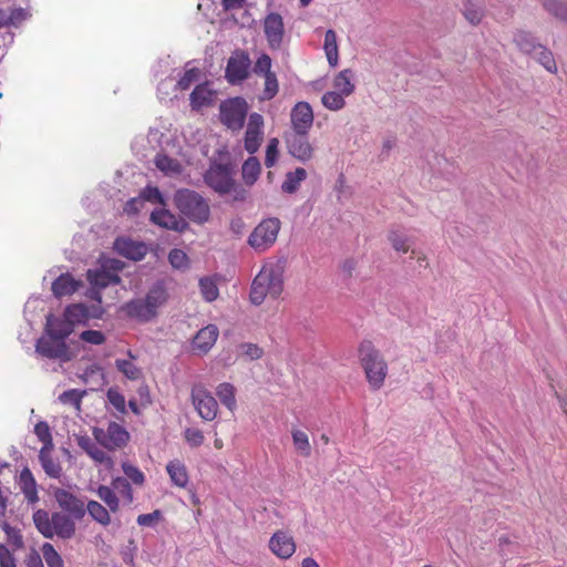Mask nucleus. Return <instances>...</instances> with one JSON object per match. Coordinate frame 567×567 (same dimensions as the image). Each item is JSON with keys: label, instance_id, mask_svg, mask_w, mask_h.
I'll use <instances>...</instances> for the list:
<instances>
[{"label": "nucleus", "instance_id": "nucleus-58", "mask_svg": "<svg viewBox=\"0 0 567 567\" xmlns=\"http://www.w3.org/2000/svg\"><path fill=\"white\" fill-rule=\"evenodd\" d=\"M80 339L86 343L100 346L106 340L104 333L99 330H85L80 333Z\"/></svg>", "mask_w": 567, "mask_h": 567}, {"label": "nucleus", "instance_id": "nucleus-36", "mask_svg": "<svg viewBox=\"0 0 567 567\" xmlns=\"http://www.w3.org/2000/svg\"><path fill=\"white\" fill-rule=\"evenodd\" d=\"M97 497L105 503L109 509L113 513L120 511V497L116 491L111 486L100 485L96 489Z\"/></svg>", "mask_w": 567, "mask_h": 567}, {"label": "nucleus", "instance_id": "nucleus-29", "mask_svg": "<svg viewBox=\"0 0 567 567\" xmlns=\"http://www.w3.org/2000/svg\"><path fill=\"white\" fill-rule=\"evenodd\" d=\"M155 166L165 175H178L183 171L181 162L166 154L159 153L154 158Z\"/></svg>", "mask_w": 567, "mask_h": 567}, {"label": "nucleus", "instance_id": "nucleus-52", "mask_svg": "<svg viewBox=\"0 0 567 567\" xmlns=\"http://www.w3.org/2000/svg\"><path fill=\"white\" fill-rule=\"evenodd\" d=\"M463 14L465 19L473 25L478 24L483 18V9L475 6L471 1L464 3Z\"/></svg>", "mask_w": 567, "mask_h": 567}, {"label": "nucleus", "instance_id": "nucleus-9", "mask_svg": "<svg viewBox=\"0 0 567 567\" xmlns=\"http://www.w3.org/2000/svg\"><path fill=\"white\" fill-rule=\"evenodd\" d=\"M92 433L95 441L109 451L123 449L130 441V433L116 422H110L106 429L94 427Z\"/></svg>", "mask_w": 567, "mask_h": 567}, {"label": "nucleus", "instance_id": "nucleus-33", "mask_svg": "<svg viewBox=\"0 0 567 567\" xmlns=\"http://www.w3.org/2000/svg\"><path fill=\"white\" fill-rule=\"evenodd\" d=\"M307 178V172L302 167L296 168L293 172H288L286 178L281 185V189L285 193L293 194L298 190L301 182Z\"/></svg>", "mask_w": 567, "mask_h": 567}, {"label": "nucleus", "instance_id": "nucleus-2", "mask_svg": "<svg viewBox=\"0 0 567 567\" xmlns=\"http://www.w3.org/2000/svg\"><path fill=\"white\" fill-rule=\"evenodd\" d=\"M358 359L371 390H380L388 377V362L371 340H362L358 346Z\"/></svg>", "mask_w": 567, "mask_h": 567}, {"label": "nucleus", "instance_id": "nucleus-47", "mask_svg": "<svg viewBox=\"0 0 567 567\" xmlns=\"http://www.w3.org/2000/svg\"><path fill=\"white\" fill-rule=\"evenodd\" d=\"M122 470L126 476L125 478H127L128 482L131 481L134 485H137V486L144 485L145 475L137 466H135L128 462H123Z\"/></svg>", "mask_w": 567, "mask_h": 567}, {"label": "nucleus", "instance_id": "nucleus-44", "mask_svg": "<svg viewBox=\"0 0 567 567\" xmlns=\"http://www.w3.org/2000/svg\"><path fill=\"white\" fill-rule=\"evenodd\" d=\"M42 467L44 472L51 477H59L62 468L58 462H55L47 450L42 449L39 454Z\"/></svg>", "mask_w": 567, "mask_h": 567}, {"label": "nucleus", "instance_id": "nucleus-41", "mask_svg": "<svg viewBox=\"0 0 567 567\" xmlns=\"http://www.w3.org/2000/svg\"><path fill=\"white\" fill-rule=\"evenodd\" d=\"M199 289L202 297L208 302L215 301L219 296L217 282L213 277L200 278Z\"/></svg>", "mask_w": 567, "mask_h": 567}, {"label": "nucleus", "instance_id": "nucleus-56", "mask_svg": "<svg viewBox=\"0 0 567 567\" xmlns=\"http://www.w3.org/2000/svg\"><path fill=\"white\" fill-rule=\"evenodd\" d=\"M279 140L274 137V138H270L269 142H268V145H267V148H266V156H265V165L266 167H272L277 159H278V155H279Z\"/></svg>", "mask_w": 567, "mask_h": 567}, {"label": "nucleus", "instance_id": "nucleus-31", "mask_svg": "<svg viewBox=\"0 0 567 567\" xmlns=\"http://www.w3.org/2000/svg\"><path fill=\"white\" fill-rule=\"evenodd\" d=\"M64 317L73 327L75 324L86 323L90 319L89 308L83 303H72L65 308Z\"/></svg>", "mask_w": 567, "mask_h": 567}, {"label": "nucleus", "instance_id": "nucleus-5", "mask_svg": "<svg viewBox=\"0 0 567 567\" xmlns=\"http://www.w3.org/2000/svg\"><path fill=\"white\" fill-rule=\"evenodd\" d=\"M33 523L45 538L56 535L62 539H70L75 534L74 520L63 513L56 512L50 516L47 511L38 509L33 514Z\"/></svg>", "mask_w": 567, "mask_h": 567}, {"label": "nucleus", "instance_id": "nucleus-1", "mask_svg": "<svg viewBox=\"0 0 567 567\" xmlns=\"http://www.w3.org/2000/svg\"><path fill=\"white\" fill-rule=\"evenodd\" d=\"M272 60L267 53H261L254 63L252 72L264 78V89L259 101H270L279 92L277 74L271 70ZM251 73V60L249 53L243 49L231 52L225 68V79L230 85H239L249 79Z\"/></svg>", "mask_w": 567, "mask_h": 567}, {"label": "nucleus", "instance_id": "nucleus-3", "mask_svg": "<svg viewBox=\"0 0 567 567\" xmlns=\"http://www.w3.org/2000/svg\"><path fill=\"white\" fill-rule=\"evenodd\" d=\"M284 290L282 275L274 265H265L255 277L250 289L251 303L261 305L267 296L277 299Z\"/></svg>", "mask_w": 567, "mask_h": 567}, {"label": "nucleus", "instance_id": "nucleus-11", "mask_svg": "<svg viewBox=\"0 0 567 567\" xmlns=\"http://www.w3.org/2000/svg\"><path fill=\"white\" fill-rule=\"evenodd\" d=\"M308 134L309 132H290L285 135L288 153L302 163L311 161L315 156V147Z\"/></svg>", "mask_w": 567, "mask_h": 567}, {"label": "nucleus", "instance_id": "nucleus-51", "mask_svg": "<svg viewBox=\"0 0 567 567\" xmlns=\"http://www.w3.org/2000/svg\"><path fill=\"white\" fill-rule=\"evenodd\" d=\"M200 76V70L198 68H190L185 70L184 74L177 82V87L182 91L188 90L192 84L197 82Z\"/></svg>", "mask_w": 567, "mask_h": 567}, {"label": "nucleus", "instance_id": "nucleus-27", "mask_svg": "<svg viewBox=\"0 0 567 567\" xmlns=\"http://www.w3.org/2000/svg\"><path fill=\"white\" fill-rule=\"evenodd\" d=\"M148 306L158 315V309L164 306L168 300V292L163 284L154 285L144 297Z\"/></svg>", "mask_w": 567, "mask_h": 567}, {"label": "nucleus", "instance_id": "nucleus-35", "mask_svg": "<svg viewBox=\"0 0 567 567\" xmlns=\"http://www.w3.org/2000/svg\"><path fill=\"white\" fill-rule=\"evenodd\" d=\"M216 395L219 398L223 405L229 411H234L237 406L236 402V389L228 382L220 383L216 388Z\"/></svg>", "mask_w": 567, "mask_h": 567}, {"label": "nucleus", "instance_id": "nucleus-64", "mask_svg": "<svg viewBox=\"0 0 567 567\" xmlns=\"http://www.w3.org/2000/svg\"><path fill=\"white\" fill-rule=\"evenodd\" d=\"M241 348L244 350L245 355L251 360H257L262 355V349L259 348L257 344L244 343L241 344Z\"/></svg>", "mask_w": 567, "mask_h": 567}, {"label": "nucleus", "instance_id": "nucleus-43", "mask_svg": "<svg viewBox=\"0 0 567 567\" xmlns=\"http://www.w3.org/2000/svg\"><path fill=\"white\" fill-rule=\"evenodd\" d=\"M535 58H537L538 62L549 72L556 73L557 65L556 61L553 56V53L546 49L545 47L538 44L536 51H533Z\"/></svg>", "mask_w": 567, "mask_h": 567}, {"label": "nucleus", "instance_id": "nucleus-61", "mask_svg": "<svg viewBox=\"0 0 567 567\" xmlns=\"http://www.w3.org/2000/svg\"><path fill=\"white\" fill-rule=\"evenodd\" d=\"M0 567H17L13 553L4 544H0Z\"/></svg>", "mask_w": 567, "mask_h": 567}, {"label": "nucleus", "instance_id": "nucleus-57", "mask_svg": "<svg viewBox=\"0 0 567 567\" xmlns=\"http://www.w3.org/2000/svg\"><path fill=\"white\" fill-rule=\"evenodd\" d=\"M168 260L176 269H186L188 267V256L181 249H172L168 255Z\"/></svg>", "mask_w": 567, "mask_h": 567}, {"label": "nucleus", "instance_id": "nucleus-30", "mask_svg": "<svg viewBox=\"0 0 567 567\" xmlns=\"http://www.w3.org/2000/svg\"><path fill=\"white\" fill-rule=\"evenodd\" d=\"M20 486L21 491L24 494L25 498L30 503L37 502L38 491L35 480L29 468H23L20 473Z\"/></svg>", "mask_w": 567, "mask_h": 567}, {"label": "nucleus", "instance_id": "nucleus-22", "mask_svg": "<svg viewBox=\"0 0 567 567\" xmlns=\"http://www.w3.org/2000/svg\"><path fill=\"white\" fill-rule=\"evenodd\" d=\"M151 220L162 228L183 233L187 229L188 224L185 219L177 217L167 209L154 210L151 214Z\"/></svg>", "mask_w": 567, "mask_h": 567}, {"label": "nucleus", "instance_id": "nucleus-14", "mask_svg": "<svg viewBox=\"0 0 567 567\" xmlns=\"http://www.w3.org/2000/svg\"><path fill=\"white\" fill-rule=\"evenodd\" d=\"M262 27L268 47L271 50L280 49L285 37L282 17L277 12H270L265 17Z\"/></svg>", "mask_w": 567, "mask_h": 567}, {"label": "nucleus", "instance_id": "nucleus-13", "mask_svg": "<svg viewBox=\"0 0 567 567\" xmlns=\"http://www.w3.org/2000/svg\"><path fill=\"white\" fill-rule=\"evenodd\" d=\"M264 126L265 121L261 114L254 112L248 116L244 147L249 154H255L259 150L265 136Z\"/></svg>", "mask_w": 567, "mask_h": 567}, {"label": "nucleus", "instance_id": "nucleus-18", "mask_svg": "<svg viewBox=\"0 0 567 567\" xmlns=\"http://www.w3.org/2000/svg\"><path fill=\"white\" fill-rule=\"evenodd\" d=\"M268 546L270 551L280 559H289L297 549L293 537L282 529L271 535Z\"/></svg>", "mask_w": 567, "mask_h": 567}, {"label": "nucleus", "instance_id": "nucleus-8", "mask_svg": "<svg viewBox=\"0 0 567 567\" xmlns=\"http://www.w3.org/2000/svg\"><path fill=\"white\" fill-rule=\"evenodd\" d=\"M280 230L278 218H267L258 224L248 238L249 245L257 251H265L277 240Z\"/></svg>", "mask_w": 567, "mask_h": 567}, {"label": "nucleus", "instance_id": "nucleus-28", "mask_svg": "<svg viewBox=\"0 0 567 567\" xmlns=\"http://www.w3.org/2000/svg\"><path fill=\"white\" fill-rule=\"evenodd\" d=\"M353 78V71L350 69H344L334 76L333 87L337 92H340L346 96H350L355 90Z\"/></svg>", "mask_w": 567, "mask_h": 567}, {"label": "nucleus", "instance_id": "nucleus-32", "mask_svg": "<svg viewBox=\"0 0 567 567\" xmlns=\"http://www.w3.org/2000/svg\"><path fill=\"white\" fill-rule=\"evenodd\" d=\"M86 511L92 519L102 526H109L111 524V511L103 506L101 503L96 501H89L85 505V512Z\"/></svg>", "mask_w": 567, "mask_h": 567}, {"label": "nucleus", "instance_id": "nucleus-21", "mask_svg": "<svg viewBox=\"0 0 567 567\" xmlns=\"http://www.w3.org/2000/svg\"><path fill=\"white\" fill-rule=\"evenodd\" d=\"M219 331L215 324L202 328L193 338V350L199 354L207 353L216 343Z\"/></svg>", "mask_w": 567, "mask_h": 567}, {"label": "nucleus", "instance_id": "nucleus-10", "mask_svg": "<svg viewBox=\"0 0 567 567\" xmlns=\"http://www.w3.org/2000/svg\"><path fill=\"white\" fill-rule=\"evenodd\" d=\"M190 399L196 412L203 420L213 421L216 419L218 403L204 384L197 383L192 386Z\"/></svg>", "mask_w": 567, "mask_h": 567}, {"label": "nucleus", "instance_id": "nucleus-15", "mask_svg": "<svg viewBox=\"0 0 567 567\" xmlns=\"http://www.w3.org/2000/svg\"><path fill=\"white\" fill-rule=\"evenodd\" d=\"M53 495L59 507L69 513L74 519L81 520L84 517L85 504L73 493L64 488H56Z\"/></svg>", "mask_w": 567, "mask_h": 567}, {"label": "nucleus", "instance_id": "nucleus-37", "mask_svg": "<svg viewBox=\"0 0 567 567\" xmlns=\"http://www.w3.org/2000/svg\"><path fill=\"white\" fill-rule=\"evenodd\" d=\"M291 437L296 452L302 457H309L311 455V444L308 434L305 431L293 429Z\"/></svg>", "mask_w": 567, "mask_h": 567}, {"label": "nucleus", "instance_id": "nucleus-62", "mask_svg": "<svg viewBox=\"0 0 567 567\" xmlns=\"http://www.w3.org/2000/svg\"><path fill=\"white\" fill-rule=\"evenodd\" d=\"M141 199L143 202L147 200V202H152V203H162L163 202V197H162L159 189L154 186L145 187L141 194Z\"/></svg>", "mask_w": 567, "mask_h": 567}, {"label": "nucleus", "instance_id": "nucleus-46", "mask_svg": "<svg viewBox=\"0 0 567 567\" xmlns=\"http://www.w3.org/2000/svg\"><path fill=\"white\" fill-rule=\"evenodd\" d=\"M43 558L48 567H63V559L52 544L44 543L41 547Z\"/></svg>", "mask_w": 567, "mask_h": 567}, {"label": "nucleus", "instance_id": "nucleus-50", "mask_svg": "<svg viewBox=\"0 0 567 567\" xmlns=\"http://www.w3.org/2000/svg\"><path fill=\"white\" fill-rule=\"evenodd\" d=\"M115 365L130 380H137L141 377V370L130 360L117 359Z\"/></svg>", "mask_w": 567, "mask_h": 567}, {"label": "nucleus", "instance_id": "nucleus-7", "mask_svg": "<svg viewBox=\"0 0 567 567\" xmlns=\"http://www.w3.org/2000/svg\"><path fill=\"white\" fill-rule=\"evenodd\" d=\"M248 109L246 100L239 96L223 101L219 105L220 122L227 128L238 132L244 127Z\"/></svg>", "mask_w": 567, "mask_h": 567}, {"label": "nucleus", "instance_id": "nucleus-39", "mask_svg": "<svg viewBox=\"0 0 567 567\" xmlns=\"http://www.w3.org/2000/svg\"><path fill=\"white\" fill-rule=\"evenodd\" d=\"M111 485L116 491L117 496L123 498L125 504L131 505L134 502V492L127 478L121 476L114 477Z\"/></svg>", "mask_w": 567, "mask_h": 567}, {"label": "nucleus", "instance_id": "nucleus-48", "mask_svg": "<svg viewBox=\"0 0 567 567\" xmlns=\"http://www.w3.org/2000/svg\"><path fill=\"white\" fill-rule=\"evenodd\" d=\"M544 8L557 19L567 21V3L558 0H542Z\"/></svg>", "mask_w": 567, "mask_h": 567}, {"label": "nucleus", "instance_id": "nucleus-40", "mask_svg": "<svg viewBox=\"0 0 567 567\" xmlns=\"http://www.w3.org/2000/svg\"><path fill=\"white\" fill-rule=\"evenodd\" d=\"M347 96L337 91H328L321 96L322 105L330 111H340L346 106Z\"/></svg>", "mask_w": 567, "mask_h": 567}, {"label": "nucleus", "instance_id": "nucleus-60", "mask_svg": "<svg viewBox=\"0 0 567 567\" xmlns=\"http://www.w3.org/2000/svg\"><path fill=\"white\" fill-rule=\"evenodd\" d=\"M162 518V512L159 509H155L152 513L141 514L137 516V524L143 527H150L155 525Z\"/></svg>", "mask_w": 567, "mask_h": 567}, {"label": "nucleus", "instance_id": "nucleus-4", "mask_svg": "<svg viewBox=\"0 0 567 567\" xmlns=\"http://www.w3.org/2000/svg\"><path fill=\"white\" fill-rule=\"evenodd\" d=\"M231 164L213 163L204 175L205 183L219 194H233L235 200L246 198V189L236 184Z\"/></svg>", "mask_w": 567, "mask_h": 567}, {"label": "nucleus", "instance_id": "nucleus-6", "mask_svg": "<svg viewBox=\"0 0 567 567\" xmlns=\"http://www.w3.org/2000/svg\"><path fill=\"white\" fill-rule=\"evenodd\" d=\"M174 203L181 214L194 223L204 224L209 219V204L202 195L195 190H177L174 196Z\"/></svg>", "mask_w": 567, "mask_h": 567}, {"label": "nucleus", "instance_id": "nucleus-34", "mask_svg": "<svg viewBox=\"0 0 567 567\" xmlns=\"http://www.w3.org/2000/svg\"><path fill=\"white\" fill-rule=\"evenodd\" d=\"M324 53L328 60V63L334 68L338 65L339 61V50L337 43V34L333 30H328L324 34V44H323Z\"/></svg>", "mask_w": 567, "mask_h": 567}, {"label": "nucleus", "instance_id": "nucleus-38", "mask_svg": "<svg viewBox=\"0 0 567 567\" xmlns=\"http://www.w3.org/2000/svg\"><path fill=\"white\" fill-rule=\"evenodd\" d=\"M261 165L257 157L251 156L248 159H246L241 168V174L245 183L249 186L255 184V182L259 177Z\"/></svg>", "mask_w": 567, "mask_h": 567}, {"label": "nucleus", "instance_id": "nucleus-45", "mask_svg": "<svg viewBox=\"0 0 567 567\" xmlns=\"http://www.w3.org/2000/svg\"><path fill=\"white\" fill-rule=\"evenodd\" d=\"M388 240L398 252L406 254L410 250L409 238L396 229L389 231Z\"/></svg>", "mask_w": 567, "mask_h": 567}, {"label": "nucleus", "instance_id": "nucleus-55", "mask_svg": "<svg viewBox=\"0 0 567 567\" xmlns=\"http://www.w3.org/2000/svg\"><path fill=\"white\" fill-rule=\"evenodd\" d=\"M34 433L38 436V439L44 444L43 449H52V435L50 427L47 422H39L34 426Z\"/></svg>", "mask_w": 567, "mask_h": 567}, {"label": "nucleus", "instance_id": "nucleus-26", "mask_svg": "<svg viewBox=\"0 0 567 567\" xmlns=\"http://www.w3.org/2000/svg\"><path fill=\"white\" fill-rule=\"evenodd\" d=\"M213 97L214 92L208 87L207 83L198 84L190 93V106L193 110H199L212 104Z\"/></svg>", "mask_w": 567, "mask_h": 567}, {"label": "nucleus", "instance_id": "nucleus-19", "mask_svg": "<svg viewBox=\"0 0 567 567\" xmlns=\"http://www.w3.org/2000/svg\"><path fill=\"white\" fill-rule=\"evenodd\" d=\"M114 248L121 256L135 261L142 260L147 254V246L144 243L126 237L117 238Z\"/></svg>", "mask_w": 567, "mask_h": 567}, {"label": "nucleus", "instance_id": "nucleus-25", "mask_svg": "<svg viewBox=\"0 0 567 567\" xmlns=\"http://www.w3.org/2000/svg\"><path fill=\"white\" fill-rule=\"evenodd\" d=\"M166 471L169 475L172 483L175 486L179 488H184L187 486L189 481L188 472L185 464L182 461L173 460L168 462V464L166 465Z\"/></svg>", "mask_w": 567, "mask_h": 567}, {"label": "nucleus", "instance_id": "nucleus-49", "mask_svg": "<svg viewBox=\"0 0 567 567\" xmlns=\"http://www.w3.org/2000/svg\"><path fill=\"white\" fill-rule=\"evenodd\" d=\"M3 530L7 535V542L13 550L22 549L24 546L23 537L18 528L10 526L9 524L3 525Z\"/></svg>", "mask_w": 567, "mask_h": 567}, {"label": "nucleus", "instance_id": "nucleus-20", "mask_svg": "<svg viewBox=\"0 0 567 567\" xmlns=\"http://www.w3.org/2000/svg\"><path fill=\"white\" fill-rule=\"evenodd\" d=\"M122 310L128 318L135 319L140 322H148L157 317L148 306L145 298H136L125 302Z\"/></svg>", "mask_w": 567, "mask_h": 567}, {"label": "nucleus", "instance_id": "nucleus-12", "mask_svg": "<svg viewBox=\"0 0 567 567\" xmlns=\"http://www.w3.org/2000/svg\"><path fill=\"white\" fill-rule=\"evenodd\" d=\"M123 268V264L120 260H111L110 266L102 267L100 269H89L86 272V279L90 285L94 288L104 289L110 285H118L121 278L117 271Z\"/></svg>", "mask_w": 567, "mask_h": 567}, {"label": "nucleus", "instance_id": "nucleus-54", "mask_svg": "<svg viewBox=\"0 0 567 567\" xmlns=\"http://www.w3.org/2000/svg\"><path fill=\"white\" fill-rule=\"evenodd\" d=\"M87 455L99 464H103L111 470L114 466L113 458L96 444L89 451Z\"/></svg>", "mask_w": 567, "mask_h": 567}, {"label": "nucleus", "instance_id": "nucleus-16", "mask_svg": "<svg viewBox=\"0 0 567 567\" xmlns=\"http://www.w3.org/2000/svg\"><path fill=\"white\" fill-rule=\"evenodd\" d=\"M315 121L313 110L308 102L300 101L290 111L292 132H309Z\"/></svg>", "mask_w": 567, "mask_h": 567}, {"label": "nucleus", "instance_id": "nucleus-23", "mask_svg": "<svg viewBox=\"0 0 567 567\" xmlns=\"http://www.w3.org/2000/svg\"><path fill=\"white\" fill-rule=\"evenodd\" d=\"M74 327L71 322L64 317L55 318L53 316H49L47 318L45 331L47 334L60 339L61 341H65V339L73 332Z\"/></svg>", "mask_w": 567, "mask_h": 567}, {"label": "nucleus", "instance_id": "nucleus-63", "mask_svg": "<svg viewBox=\"0 0 567 567\" xmlns=\"http://www.w3.org/2000/svg\"><path fill=\"white\" fill-rule=\"evenodd\" d=\"M9 17L10 25H18L29 17V13L23 8H16L9 12Z\"/></svg>", "mask_w": 567, "mask_h": 567}, {"label": "nucleus", "instance_id": "nucleus-53", "mask_svg": "<svg viewBox=\"0 0 567 567\" xmlns=\"http://www.w3.org/2000/svg\"><path fill=\"white\" fill-rule=\"evenodd\" d=\"M83 393L84 392H82L78 389H71V390H68V391H64L63 393H61L59 395V401L62 404H68V405L74 406L76 410H79L80 405H81Z\"/></svg>", "mask_w": 567, "mask_h": 567}, {"label": "nucleus", "instance_id": "nucleus-42", "mask_svg": "<svg viewBox=\"0 0 567 567\" xmlns=\"http://www.w3.org/2000/svg\"><path fill=\"white\" fill-rule=\"evenodd\" d=\"M514 42L523 52L529 54H532L533 51H536V48L538 47V43L535 42L532 33L524 30L516 31L514 34Z\"/></svg>", "mask_w": 567, "mask_h": 567}, {"label": "nucleus", "instance_id": "nucleus-17", "mask_svg": "<svg viewBox=\"0 0 567 567\" xmlns=\"http://www.w3.org/2000/svg\"><path fill=\"white\" fill-rule=\"evenodd\" d=\"M35 350L42 357L49 359L70 360L69 347L65 341L48 337H41L35 344Z\"/></svg>", "mask_w": 567, "mask_h": 567}, {"label": "nucleus", "instance_id": "nucleus-59", "mask_svg": "<svg viewBox=\"0 0 567 567\" xmlns=\"http://www.w3.org/2000/svg\"><path fill=\"white\" fill-rule=\"evenodd\" d=\"M184 437L193 447H198L204 443V434L196 427H187L184 432Z\"/></svg>", "mask_w": 567, "mask_h": 567}, {"label": "nucleus", "instance_id": "nucleus-24", "mask_svg": "<svg viewBox=\"0 0 567 567\" xmlns=\"http://www.w3.org/2000/svg\"><path fill=\"white\" fill-rule=\"evenodd\" d=\"M81 285V281L75 280L70 274H62L52 282V292L56 298L71 296Z\"/></svg>", "mask_w": 567, "mask_h": 567}]
</instances>
